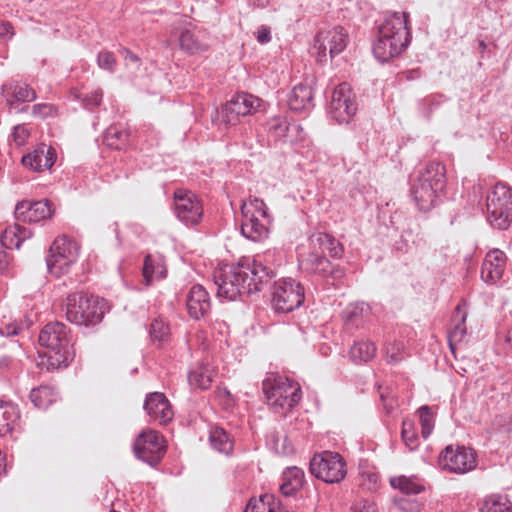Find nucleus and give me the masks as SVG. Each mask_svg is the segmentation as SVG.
I'll list each match as a JSON object with an SVG mask.
<instances>
[{
	"mask_svg": "<svg viewBox=\"0 0 512 512\" xmlns=\"http://www.w3.org/2000/svg\"><path fill=\"white\" fill-rule=\"evenodd\" d=\"M195 26L188 20H181L173 27L172 33L177 36L179 47L188 54H197L206 50L194 33Z\"/></svg>",
	"mask_w": 512,
	"mask_h": 512,
	"instance_id": "23",
	"label": "nucleus"
},
{
	"mask_svg": "<svg viewBox=\"0 0 512 512\" xmlns=\"http://www.w3.org/2000/svg\"><path fill=\"white\" fill-rule=\"evenodd\" d=\"M186 304L189 315L194 319H200L210 309L208 292L201 285L192 286L188 293Z\"/></svg>",
	"mask_w": 512,
	"mask_h": 512,
	"instance_id": "26",
	"label": "nucleus"
},
{
	"mask_svg": "<svg viewBox=\"0 0 512 512\" xmlns=\"http://www.w3.org/2000/svg\"><path fill=\"white\" fill-rule=\"evenodd\" d=\"M144 409L151 420L156 421L159 424L168 423L174 416L168 399L160 392H153L147 396L144 403Z\"/></svg>",
	"mask_w": 512,
	"mask_h": 512,
	"instance_id": "21",
	"label": "nucleus"
},
{
	"mask_svg": "<svg viewBox=\"0 0 512 512\" xmlns=\"http://www.w3.org/2000/svg\"><path fill=\"white\" fill-rule=\"evenodd\" d=\"M309 241L312 251L301 260V265L313 273H328L331 263L324 253L327 252L331 257L340 258L343 254L342 245L334 237L323 232L312 234Z\"/></svg>",
	"mask_w": 512,
	"mask_h": 512,
	"instance_id": "7",
	"label": "nucleus"
},
{
	"mask_svg": "<svg viewBox=\"0 0 512 512\" xmlns=\"http://www.w3.org/2000/svg\"><path fill=\"white\" fill-rule=\"evenodd\" d=\"M506 342L512 345V329L508 331L506 335Z\"/></svg>",
	"mask_w": 512,
	"mask_h": 512,
	"instance_id": "64",
	"label": "nucleus"
},
{
	"mask_svg": "<svg viewBox=\"0 0 512 512\" xmlns=\"http://www.w3.org/2000/svg\"><path fill=\"white\" fill-rule=\"evenodd\" d=\"M380 399L381 402L383 403L385 411L388 414L391 413L395 409V407L398 406L397 400L389 392H382L380 394Z\"/></svg>",
	"mask_w": 512,
	"mask_h": 512,
	"instance_id": "52",
	"label": "nucleus"
},
{
	"mask_svg": "<svg viewBox=\"0 0 512 512\" xmlns=\"http://www.w3.org/2000/svg\"><path fill=\"white\" fill-rule=\"evenodd\" d=\"M12 27L8 22L0 21V40L12 37Z\"/></svg>",
	"mask_w": 512,
	"mask_h": 512,
	"instance_id": "54",
	"label": "nucleus"
},
{
	"mask_svg": "<svg viewBox=\"0 0 512 512\" xmlns=\"http://www.w3.org/2000/svg\"><path fill=\"white\" fill-rule=\"evenodd\" d=\"M57 398V393L52 387L39 386L30 392V399L35 407L46 409Z\"/></svg>",
	"mask_w": 512,
	"mask_h": 512,
	"instance_id": "35",
	"label": "nucleus"
},
{
	"mask_svg": "<svg viewBox=\"0 0 512 512\" xmlns=\"http://www.w3.org/2000/svg\"><path fill=\"white\" fill-rule=\"evenodd\" d=\"M512 504L506 496L490 495L486 497L481 506V512H511Z\"/></svg>",
	"mask_w": 512,
	"mask_h": 512,
	"instance_id": "37",
	"label": "nucleus"
},
{
	"mask_svg": "<svg viewBox=\"0 0 512 512\" xmlns=\"http://www.w3.org/2000/svg\"><path fill=\"white\" fill-rule=\"evenodd\" d=\"M506 268V256L499 249L489 251L482 263L481 278L484 282L494 284L499 281Z\"/></svg>",
	"mask_w": 512,
	"mask_h": 512,
	"instance_id": "22",
	"label": "nucleus"
},
{
	"mask_svg": "<svg viewBox=\"0 0 512 512\" xmlns=\"http://www.w3.org/2000/svg\"><path fill=\"white\" fill-rule=\"evenodd\" d=\"M252 270V275L257 276L258 283L263 286L275 276V267L282 262V255L277 250H267L256 255L252 260L245 259Z\"/></svg>",
	"mask_w": 512,
	"mask_h": 512,
	"instance_id": "18",
	"label": "nucleus"
},
{
	"mask_svg": "<svg viewBox=\"0 0 512 512\" xmlns=\"http://www.w3.org/2000/svg\"><path fill=\"white\" fill-rule=\"evenodd\" d=\"M421 424V434L424 439L428 438L434 428V416L428 406H422L418 409Z\"/></svg>",
	"mask_w": 512,
	"mask_h": 512,
	"instance_id": "45",
	"label": "nucleus"
},
{
	"mask_svg": "<svg viewBox=\"0 0 512 512\" xmlns=\"http://www.w3.org/2000/svg\"><path fill=\"white\" fill-rule=\"evenodd\" d=\"M347 42L348 34L340 26L320 31L314 40L313 54L318 62H326L327 53L333 58L346 48Z\"/></svg>",
	"mask_w": 512,
	"mask_h": 512,
	"instance_id": "13",
	"label": "nucleus"
},
{
	"mask_svg": "<svg viewBox=\"0 0 512 512\" xmlns=\"http://www.w3.org/2000/svg\"><path fill=\"white\" fill-rule=\"evenodd\" d=\"M97 63L101 69L113 72L116 65V59L111 52H100L97 57Z\"/></svg>",
	"mask_w": 512,
	"mask_h": 512,
	"instance_id": "46",
	"label": "nucleus"
},
{
	"mask_svg": "<svg viewBox=\"0 0 512 512\" xmlns=\"http://www.w3.org/2000/svg\"><path fill=\"white\" fill-rule=\"evenodd\" d=\"M442 470L455 474H465L477 466V456L473 449L465 446H447L439 455Z\"/></svg>",
	"mask_w": 512,
	"mask_h": 512,
	"instance_id": "12",
	"label": "nucleus"
},
{
	"mask_svg": "<svg viewBox=\"0 0 512 512\" xmlns=\"http://www.w3.org/2000/svg\"><path fill=\"white\" fill-rule=\"evenodd\" d=\"M6 257V254L2 251H0V270L5 269L6 264L3 263V259Z\"/></svg>",
	"mask_w": 512,
	"mask_h": 512,
	"instance_id": "61",
	"label": "nucleus"
},
{
	"mask_svg": "<svg viewBox=\"0 0 512 512\" xmlns=\"http://www.w3.org/2000/svg\"><path fill=\"white\" fill-rule=\"evenodd\" d=\"M354 512H378L376 505L372 502L364 501L360 506H357Z\"/></svg>",
	"mask_w": 512,
	"mask_h": 512,
	"instance_id": "56",
	"label": "nucleus"
},
{
	"mask_svg": "<svg viewBox=\"0 0 512 512\" xmlns=\"http://www.w3.org/2000/svg\"><path fill=\"white\" fill-rule=\"evenodd\" d=\"M9 366V359L3 358L0 360V368H8Z\"/></svg>",
	"mask_w": 512,
	"mask_h": 512,
	"instance_id": "62",
	"label": "nucleus"
},
{
	"mask_svg": "<svg viewBox=\"0 0 512 512\" xmlns=\"http://www.w3.org/2000/svg\"><path fill=\"white\" fill-rule=\"evenodd\" d=\"M80 245L72 238L61 235L51 244L47 256V268L50 274L61 277L67 274L77 262Z\"/></svg>",
	"mask_w": 512,
	"mask_h": 512,
	"instance_id": "8",
	"label": "nucleus"
},
{
	"mask_svg": "<svg viewBox=\"0 0 512 512\" xmlns=\"http://www.w3.org/2000/svg\"><path fill=\"white\" fill-rule=\"evenodd\" d=\"M165 450L166 445L163 437L152 429L144 430L134 443L136 456L150 465L158 463Z\"/></svg>",
	"mask_w": 512,
	"mask_h": 512,
	"instance_id": "16",
	"label": "nucleus"
},
{
	"mask_svg": "<svg viewBox=\"0 0 512 512\" xmlns=\"http://www.w3.org/2000/svg\"><path fill=\"white\" fill-rule=\"evenodd\" d=\"M267 132L275 141L295 143L303 139V129L296 123H289L285 117L281 116L267 122Z\"/></svg>",
	"mask_w": 512,
	"mask_h": 512,
	"instance_id": "20",
	"label": "nucleus"
},
{
	"mask_svg": "<svg viewBox=\"0 0 512 512\" xmlns=\"http://www.w3.org/2000/svg\"><path fill=\"white\" fill-rule=\"evenodd\" d=\"M211 446L220 453L230 454L233 449V442L228 433L220 427H214L209 437Z\"/></svg>",
	"mask_w": 512,
	"mask_h": 512,
	"instance_id": "34",
	"label": "nucleus"
},
{
	"mask_svg": "<svg viewBox=\"0 0 512 512\" xmlns=\"http://www.w3.org/2000/svg\"><path fill=\"white\" fill-rule=\"evenodd\" d=\"M247 210H249L248 214L251 213L257 218L270 217L264 201L257 197H250L248 200L243 201L241 205L242 216H246Z\"/></svg>",
	"mask_w": 512,
	"mask_h": 512,
	"instance_id": "40",
	"label": "nucleus"
},
{
	"mask_svg": "<svg viewBox=\"0 0 512 512\" xmlns=\"http://www.w3.org/2000/svg\"><path fill=\"white\" fill-rule=\"evenodd\" d=\"M242 216L241 233L244 237L252 241H260L265 239L269 233V226L271 224V217L257 218L253 214Z\"/></svg>",
	"mask_w": 512,
	"mask_h": 512,
	"instance_id": "25",
	"label": "nucleus"
},
{
	"mask_svg": "<svg viewBox=\"0 0 512 512\" xmlns=\"http://www.w3.org/2000/svg\"><path fill=\"white\" fill-rule=\"evenodd\" d=\"M20 411L11 403L0 400V436L11 434L19 427Z\"/></svg>",
	"mask_w": 512,
	"mask_h": 512,
	"instance_id": "29",
	"label": "nucleus"
},
{
	"mask_svg": "<svg viewBox=\"0 0 512 512\" xmlns=\"http://www.w3.org/2000/svg\"><path fill=\"white\" fill-rule=\"evenodd\" d=\"M257 40L261 44L269 42L271 40L270 30L267 27H261L257 32Z\"/></svg>",
	"mask_w": 512,
	"mask_h": 512,
	"instance_id": "55",
	"label": "nucleus"
},
{
	"mask_svg": "<svg viewBox=\"0 0 512 512\" xmlns=\"http://www.w3.org/2000/svg\"><path fill=\"white\" fill-rule=\"evenodd\" d=\"M406 12H389L378 28L373 54L380 62H388L402 54L409 44L410 32Z\"/></svg>",
	"mask_w": 512,
	"mask_h": 512,
	"instance_id": "1",
	"label": "nucleus"
},
{
	"mask_svg": "<svg viewBox=\"0 0 512 512\" xmlns=\"http://www.w3.org/2000/svg\"><path fill=\"white\" fill-rule=\"evenodd\" d=\"M39 343L50 350V365H67L75 355L70 330L60 322L47 324L40 332Z\"/></svg>",
	"mask_w": 512,
	"mask_h": 512,
	"instance_id": "4",
	"label": "nucleus"
},
{
	"mask_svg": "<svg viewBox=\"0 0 512 512\" xmlns=\"http://www.w3.org/2000/svg\"><path fill=\"white\" fill-rule=\"evenodd\" d=\"M368 310L369 306L365 303L353 304L349 306L345 314L347 319L352 321L354 318L362 315L364 312H368Z\"/></svg>",
	"mask_w": 512,
	"mask_h": 512,
	"instance_id": "51",
	"label": "nucleus"
},
{
	"mask_svg": "<svg viewBox=\"0 0 512 512\" xmlns=\"http://www.w3.org/2000/svg\"><path fill=\"white\" fill-rule=\"evenodd\" d=\"M368 310L369 306L365 303L353 304L349 306L345 314L347 319L352 321L354 318L362 315L364 312H368Z\"/></svg>",
	"mask_w": 512,
	"mask_h": 512,
	"instance_id": "50",
	"label": "nucleus"
},
{
	"mask_svg": "<svg viewBox=\"0 0 512 512\" xmlns=\"http://www.w3.org/2000/svg\"><path fill=\"white\" fill-rule=\"evenodd\" d=\"M399 505L401 509L406 510L408 512H417L419 510L417 504H410L408 501L404 499L399 502Z\"/></svg>",
	"mask_w": 512,
	"mask_h": 512,
	"instance_id": "59",
	"label": "nucleus"
},
{
	"mask_svg": "<svg viewBox=\"0 0 512 512\" xmlns=\"http://www.w3.org/2000/svg\"><path fill=\"white\" fill-rule=\"evenodd\" d=\"M2 91L11 109H14L15 103L31 102L36 99V92L30 86L17 81L3 85Z\"/></svg>",
	"mask_w": 512,
	"mask_h": 512,
	"instance_id": "27",
	"label": "nucleus"
},
{
	"mask_svg": "<svg viewBox=\"0 0 512 512\" xmlns=\"http://www.w3.org/2000/svg\"><path fill=\"white\" fill-rule=\"evenodd\" d=\"M261 100L249 93H239L221 109V115L227 124H235L242 116L254 113L260 107Z\"/></svg>",
	"mask_w": 512,
	"mask_h": 512,
	"instance_id": "17",
	"label": "nucleus"
},
{
	"mask_svg": "<svg viewBox=\"0 0 512 512\" xmlns=\"http://www.w3.org/2000/svg\"><path fill=\"white\" fill-rule=\"evenodd\" d=\"M32 113L35 116L39 117H48L50 115H53L54 113V107L50 104H35L32 107Z\"/></svg>",
	"mask_w": 512,
	"mask_h": 512,
	"instance_id": "53",
	"label": "nucleus"
},
{
	"mask_svg": "<svg viewBox=\"0 0 512 512\" xmlns=\"http://www.w3.org/2000/svg\"><path fill=\"white\" fill-rule=\"evenodd\" d=\"M310 471L318 479L328 484L341 482L346 474V462L337 452L323 451L313 456Z\"/></svg>",
	"mask_w": 512,
	"mask_h": 512,
	"instance_id": "10",
	"label": "nucleus"
},
{
	"mask_svg": "<svg viewBox=\"0 0 512 512\" xmlns=\"http://www.w3.org/2000/svg\"><path fill=\"white\" fill-rule=\"evenodd\" d=\"M169 326L162 319H155L150 325V337L153 342L163 343L169 338Z\"/></svg>",
	"mask_w": 512,
	"mask_h": 512,
	"instance_id": "43",
	"label": "nucleus"
},
{
	"mask_svg": "<svg viewBox=\"0 0 512 512\" xmlns=\"http://www.w3.org/2000/svg\"><path fill=\"white\" fill-rule=\"evenodd\" d=\"M487 218L498 229H507L512 223V188L498 183L487 196Z\"/></svg>",
	"mask_w": 512,
	"mask_h": 512,
	"instance_id": "9",
	"label": "nucleus"
},
{
	"mask_svg": "<svg viewBox=\"0 0 512 512\" xmlns=\"http://www.w3.org/2000/svg\"><path fill=\"white\" fill-rule=\"evenodd\" d=\"M404 346L400 342H394L386 347V355L391 363H396L402 359L400 354L402 353Z\"/></svg>",
	"mask_w": 512,
	"mask_h": 512,
	"instance_id": "47",
	"label": "nucleus"
},
{
	"mask_svg": "<svg viewBox=\"0 0 512 512\" xmlns=\"http://www.w3.org/2000/svg\"><path fill=\"white\" fill-rule=\"evenodd\" d=\"M273 501L274 495L272 494H264L259 498H252L244 512H270Z\"/></svg>",
	"mask_w": 512,
	"mask_h": 512,
	"instance_id": "42",
	"label": "nucleus"
},
{
	"mask_svg": "<svg viewBox=\"0 0 512 512\" xmlns=\"http://www.w3.org/2000/svg\"><path fill=\"white\" fill-rule=\"evenodd\" d=\"M466 318V312L458 305L452 319L453 327L449 333L451 350H454V343L461 342L466 335Z\"/></svg>",
	"mask_w": 512,
	"mask_h": 512,
	"instance_id": "33",
	"label": "nucleus"
},
{
	"mask_svg": "<svg viewBox=\"0 0 512 512\" xmlns=\"http://www.w3.org/2000/svg\"><path fill=\"white\" fill-rule=\"evenodd\" d=\"M105 303L93 295L73 293L65 302L66 318L79 326H90L99 323L104 315Z\"/></svg>",
	"mask_w": 512,
	"mask_h": 512,
	"instance_id": "5",
	"label": "nucleus"
},
{
	"mask_svg": "<svg viewBox=\"0 0 512 512\" xmlns=\"http://www.w3.org/2000/svg\"><path fill=\"white\" fill-rule=\"evenodd\" d=\"M270 512H292L288 510L279 500L274 497Z\"/></svg>",
	"mask_w": 512,
	"mask_h": 512,
	"instance_id": "58",
	"label": "nucleus"
},
{
	"mask_svg": "<svg viewBox=\"0 0 512 512\" xmlns=\"http://www.w3.org/2000/svg\"><path fill=\"white\" fill-rule=\"evenodd\" d=\"M341 273H342V272H341L340 270H335V271H334V270L332 269V267L330 266V268H329V272H328V273H326L325 275L332 274V275H333V278H336L337 276H336L335 274H337V275H341Z\"/></svg>",
	"mask_w": 512,
	"mask_h": 512,
	"instance_id": "63",
	"label": "nucleus"
},
{
	"mask_svg": "<svg viewBox=\"0 0 512 512\" xmlns=\"http://www.w3.org/2000/svg\"><path fill=\"white\" fill-rule=\"evenodd\" d=\"M56 160V152L51 146L40 144L36 149L22 157V164L33 171L50 169Z\"/></svg>",
	"mask_w": 512,
	"mask_h": 512,
	"instance_id": "24",
	"label": "nucleus"
},
{
	"mask_svg": "<svg viewBox=\"0 0 512 512\" xmlns=\"http://www.w3.org/2000/svg\"><path fill=\"white\" fill-rule=\"evenodd\" d=\"M125 54H126V56H125V60L126 61L129 60V61H132L134 63H137L139 61L138 57L135 54L131 53L130 51L125 50Z\"/></svg>",
	"mask_w": 512,
	"mask_h": 512,
	"instance_id": "60",
	"label": "nucleus"
},
{
	"mask_svg": "<svg viewBox=\"0 0 512 512\" xmlns=\"http://www.w3.org/2000/svg\"><path fill=\"white\" fill-rule=\"evenodd\" d=\"M267 404L276 413L285 412L296 406L301 399V388L297 382L283 376H268L263 381Z\"/></svg>",
	"mask_w": 512,
	"mask_h": 512,
	"instance_id": "6",
	"label": "nucleus"
},
{
	"mask_svg": "<svg viewBox=\"0 0 512 512\" xmlns=\"http://www.w3.org/2000/svg\"><path fill=\"white\" fill-rule=\"evenodd\" d=\"M257 278L245 260L238 264H225L213 275L217 296L229 301L261 291L264 286L258 283Z\"/></svg>",
	"mask_w": 512,
	"mask_h": 512,
	"instance_id": "2",
	"label": "nucleus"
},
{
	"mask_svg": "<svg viewBox=\"0 0 512 512\" xmlns=\"http://www.w3.org/2000/svg\"><path fill=\"white\" fill-rule=\"evenodd\" d=\"M166 277V267L159 257L147 255L144 261L143 278L146 285H150L154 280Z\"/></svg>",
	"mask_w": 512,
	"mask_h": 512,
	"instance_id": "32",
	"label": "nucleus"
},
{
	"mask_svg": "<svg viewBox=\"0 0 512 512\" xmlns=\"http://www.w3.org/2000/svg\"><path fill=\"white\" fill-rule=\"evenodd\" d=\"M129 134L126 130L115 126L109 127L104 135V142L113 149H122L128 142Z\"/></svg>",
	"mask_w": 512,
	"mask_h": 512,
	"instance_id": "39",
	"label": "nucleus"
},
{
	"mask_svg": "<svg viewBox=\"0 0 512 512\" xmlns=\"http://www.w3.org/2000/svg\"><path fill=\"white\" fill-rule=\"evenodd\" d=\"M375 354V345L368 341H359L350 349V358L355 363L368 362L374 358Z\"/></svg>",
	"mask_w": 512,
	"mask_h": 512,
	"instance_id": "36",
	"label": "nucleus"
},
{
	"mask_svg": "<svg viewBox=\"0 0 512 512\" xmlns=\"http://www.w3.org/2000/svg\"><path fill=\"white\" fill-rule=\"evenodd\" d=\"M30 133L25 125H17L12 133L13 141L18 146H22L26 143Z\"/></svg>",
	"mask_w": 512,
	"mask_h": 512,
	"instance_id": "48",
	"label": "nucleus"
},
{
	"mask_svg": "<svg viewBox=\"0 0 512 512\" xmlns=\"http://www.w3.org/2000/svg\"><path fill=\"white\" fill-rule=\"evenodd\" d=\"M390 483L392 487L405 494H418L424 489L422 483L415 477L399 476L392 478Z\"/></svg>",
	"mask_w": 512,
	"mask_h": 512,
	"instance_id": "38",
	"label": "nucleus"
},
{
	"mask_svg": "<svg viewBox=\"0 0 512 512\" xmlns=\"http://www.w3.org/2000/svg\"><path fill=\"white\" fill-rule=\"evenodd\" d=\"M52 209L48 200L41 201H22L15 207V217L17 220L28 223H38L48 219L52 215Z\"/></svg>",
	"mask_w": 512,
	"mask_h": 512,
	"instance_id": "19",
	"label": "nucleus"
},
{
	"mask_svg": "<svg viewBox=\"0 0 512 512\" xmlns=\"http://www.w3.org/2000/svg\"><path fill=\"white\" fill-rule=\"evenodd\" d=\"M103 93L101 89H97L82 98V102L86 107H97L102 101Z\"/></svg>",
	"mask_w": 512,
	"mask_h": 512,
	"instance_id": "49",
	"label": "nucleus"
},
{
	"mask_svg": "<svg viewBox=\"0 0 512 512\" xmlns=\"http://www.w3.org/2000/svg\"><path fill=\"white\" fill-rule=\"evenodd\" d=\"M174 212L179 221L189 227L198 225L204 214L201 200L184 189L174 192Z\"/></svg>",
	"mask_w": 512,
	"mask_h": 512,
	"instance_id": "14",
	"label": "nucleus"
},
{
	"mask_svg": "<svg viewBox=\"0 0 512 512\" xmlns=\"http://www.w3.org/2000/svg\"><path fill=\"white\" fill-rule=\"evenodd\" d=\"M304 287L294 279L287 278L275 283L272 305L277 312L289 313L304 302Z\"/></svg>",
	"mask_w": 512,
	"mask_h": 512,
	"instance_id": "11",
	"label": "nucleus"
},
{
	"mask_svg": "<svg viewBox=\"0 0 512 512\" xmlns=\"http://www.w3.org/2000/svg\"><path fill=\"white\" fill-rule=\"evenodd\" d=\"M288 105L296 112L307 111L313 107L312 87L307 83H300L293 87L288 96Z\"/></svg>",
	"mask_w": 512,
	"mask_h": 512,
	"instance_id": "28",
	"label": "nucleus"
},
{
	"mask_svg": "<svg viewBox=\"0 0 512 512\" xmlns=\"http://www.w3.org/2000/svg\"><path fill=\"white\" fill-rule=\"evenodd\" d=\"M31 236L32 232L29 229L15 224L4 230L1 235V243L7 249H19L21 244Z\"/></svg>",
	"mask_w": 512,
	"mask_h": 512,
	"instance_id": "30",
	"label": "nucleus"
},
{
	"mask_svg": "<svg viewBox=\"0 0 512 512\" xmlns=\"http://www.w3.org/2000/svg\"><path fill=\"white\" fill-rule=\"evenodd\" d=\"M188 381L191 386L207 389L212 382V372L207 367L197 368L190 372Z\"/></svg>",
	"mask_w": 512,
	"mask_h": 512,
	"instance_id": "41",
	"label": "nucleus"
},
{
	"mask_svg": "<svg viewBox=\"0 0 512 512\" xmlns=\"http://www.w3.org/2000/svg\"><path fill=\"white\" fill-rule=\"evenodd\" d=\"M445 167L441 163L431 162L421 170L416 181L412 184L411 194L422 211H429L434 207L439 193L445 187Z\"/></svg>",
	"mask_w": 512,
	"mask_h": 512,
	"instance_id": "3",
	"label": "nucleus"
},
{
	"mask_svg": "<svg viewBox=\"0 0 512 512\" xmlns=\"http://www.w3.org/2000/svg\"><path fill=\"white\" fill-rule=\"evenodd\" d=\"M304 483V472L298 467L287 468L282 475L280 491L285 496H290L302 488Z\"/></svg>",
	"mask_w": 512,
	"mask_h": 512,
	"instance_id": "31",
	"label": "nucleus"
},
{
	"mask_svg": "<svg viewBox=\"0 0 512 512\" xmlns=\"http://www.w3.org/2000/svg\"><path fill=\"white\" fill-rule=\"evenodd\" d=\"M355 96L347 83L338 85L333 93L329 114L339 124L348 123L356 114Z\"/></svg>",
	"mask_w": 512,
	"mask_h": 512,
	"instance_id": "15",
	"label": "nucleus"
},
{
	"mask_svg": "<svg viewBox=\"0 0 512 512\" xmlns=\"http://www.w3.org/2000/svg\"><path fill=\"white\" fill-rule=\"evenodd\" d=\"M0 332L6 336H14L18 334V327L15 324H9L5 328L0 329Z\"/></svg>",
	"mask_w": 512,
	"mask_h": 512,
	"instance_id": "57",
	"label": "nucleus"
},
{
	"mask_svg": "<svg viewBox=\"0 0 512 512\" xmlns=\"http://www.w3.org/2000/svg\"><path fill=\"white\" fill-rule=\"evenodd\" d=\"M402 439L410 450L418 447L419 440L415 429V424L411 420H404L402 423Z\"/></svg>",
	"mask_w": 512,
	"mask_h": 512,
	"instance_id": "44",
	"label": "nucleus"
}]
</instances>
